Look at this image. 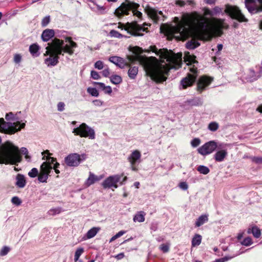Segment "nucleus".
<instances>
[{"label": "nucleus", "mask_w": 262, "mask_h": 262, "mask_svg": "<svg viewBox=\"0 0 262 262\" xmlns=\"http://www.w3.org/2000/svg\"><path fill=\"white\" fill-rule=\"evenodd\" d=\"M175 20L176 24L169 28V33L182 40L187 39L192 31H195L199 39L208 40L213 33L221 36L223 34L222 30L228 28L224 19L216 18L211 19L210 26L209 20L197 12L183 14L180 21L178 17H175Z\"/></svg>", "instance_id": "f257e3e1"}, {"label": "nucleus", "mask_w": 262, "mask_h": 262, "mask_svg": "<svg viewBox=\"0 0 262 262\" xmlns=\"http://www.w3.org/2000/svg\"><path fill=\"white\" fill-rule=\"evenodd\" d=\"M150 51L155 53L160 58H166L167 64H162L158 62L156 58H152V60L147 59L146 60L144 69L146 74L150 77L151 79L156 82H162L166 81L169 70L172 69H178L181 67L182 63V53L174 54L169 57L161 50H158L156 46H150Z\"/></svg>", "instance_id": "f03ea898"}, {"label": "nucleus", "mask_w": 262, "mask_h": 262, "mask_svg": "<svg viewBox=\"0 0 262 262\" xmlns=\"http://www.w3.org/2000/svg\"><path fill=\"white\" fill-rule=\"evenodd\" d=\"M64 41L66 43L64 40L55 38L48 43L44 54L45 56L49 55L44 61L48 67L56 66L59 62L60 55L63 56L64 53L70 55L74 54V49L78 47L77 43L72 40L71 37H65Z\"/></svg>", "instance_id": "7ed1b4c3"}, {"label": "nucleus", "mask_w": 262, "mask_h": 262, "mask_svg": "<svg viewBox=\"0 0 262 262\" xmlns=\"http://www.w3.org/2000/svg\"><path fill=\"white\" fill-rule=\"evenodd\" d=\"M0 137V164L16 165L22 160L19 148L12 142L7 141L2 144Z\"/></svg>", "instance_id": "20e7f679"}, {"label": "nucleus", "mask_w": 262, "mask_h": 262, "mask_svg": "<svg viewBox=\"0 0 262 262\" xmlns=\"http://www.w3.org/2000/svg\"><path fill=\"white\" fill-rule=\"evenodd\" d=\"M5 118L7 121H13L14 122H7L4 118H0V132L12 135L25 128V123H21L18 118L12 112L6 114Z\"/></svg>", "instance_id": "39448f33"}, {"label": "nucleus", "mask_w": 262, "mask_h": 262, "mask_svg": "<svg viewBox=\"0 0 262 262\" xmlns=\"http://www.w3.org/2000/svg\"><path fill=\"white\" fill-rule=\"evenodd\" d=\"M195 58V56L190 55L188 53L185 54L184 60L187 63L190 73H188L187 76L181 81L180 85L183 89L192 85L195 81L198 70L194 65L192 66V63L196 62Z\"/></svg>", "instance_id": "423d86ee"}, {"label": "nucleus", "mask_w": 262, "mask_h": 262, "mask_svg": "<svg viewBox=\"0 0 262 262\" xmlns=\"http://www.w3.org/2000/svg\"><path fill=\"white\" fill-rule=\"evenodd\" d=\"M148 24L144 23L143 26L139 25L136 21L127 23L125 24L119 23L117 28L125 30L130 35L134 36H141L143 35V32H147L148 28L145 26Z\"/></svg>", "instance_id": "0eeeda50"}, {"label": "nucleus", "mask_w": 262, "mask_h": 262, "mask_svg": "<svg viewBox=\"0 0 262 262\" xmlns=\"http://www.w3.org/2000/svg\"><path fill=\"white\" fill-rule=\"evenodd\" d=\"M139 7V5L135 2L126 1L116 9L115 14L117 16L120 17L124 15L129 14V12L132 11L134 15L140 18L142 14L141 12L137 11Z\"/></svg>", "instance_id": "6e6552de"}, {"label": "nucleus", "mask_w": 262, "mask_h": 262, "mask_svg": "<svg viewBox=\"0 0 262 262\" xmlns=\"http://www.w3.org/2000/svg\"><path fill=\"white\" fill-rule=\"evenodd\" d=\"M72 132L75 135L79 136L81 137L89 138L90 139L95 138L94 130L84 123L74 128Z\"/></svg>", "instance_id": "1a4fd4ad"}, {"label": "nucleus", "mask_w": 262, "mask_h": 262, "mask_svg": "<svg viewBox=\"0 0 262 262\" xmlns=\"http://www.w3.org/2000/svg\"><path fill=\"white\" fill-rule=\"evenodd\" d=\"M224 148V144H217L215 141H210L198 149V152L202 156H206L212 153L216 149H221Z\"/></svg>", "instance_id": "9d476101"}, {"label": "nucleus", "mask_w": 262, "mask_h": 262, "mask_svg": "<svg viewBox=\"0 0 262 262\" xmlns=\"http://www.w3.org/2000/svg\"><path fill=\"white\" fill-rule=\"evenodd\" d=\"M225 12L228 14L232 19H236L239 22H247L248 19L245 17L236 6L226 5Z\"/></svg>", "instance_id": "9b49d317"}, {"label": "nucleus", "mask_w": 262, "mask_h": 262, "mask_svg": "<svg viewBox=\"0 0 262 262\" xmlns=\"http://www.w3.org/2000/svg\"><path fill=\"white\" fill-rule=\"evenodd\" d=\"M86 158V156L85 154H71L64 158V162L69 167H76Z\"/></svg>", "instance_id": "f8f14e48"}, {"label": "nucleus", "mask_w": 262, "mask_h": 262, "mask_svg": "<svg viewBox=\"0 0 262 262\" xmlns=\"http://www.w3.org/2000/svg\"><path fill=\"white\" fill-rule=\"evenodd\" d=\"M123 176L122 175H114L108 177L102 183V185L104 188H110L114 187L117 188L118 187L117 183L120 182L121 185H122L124 182L126 180L127 177H124L122 181L120 182V179Z\"/></svg>", "instance_id": "ddd939ff"}, {"label": "nucleus", "mask_w": 262, "mask_h": 262, "mask_svg": "<svg viewBox=\"0 0 262 262\" xmlns=\"http://www.w3.org/2000/svg\"><path fill=\"white\" fill-rule=\"evenodd\" d=\"M213 78L206 75L202 76L199 78L197 82V91L201 93L205 91L213 81Z\"/></svg>", "instance_id": "4468645a"}, {"label": "nucleus", "mask_w": 262, "mask_h": 262, "mask_svg": "<svg viewBox=\"0 0 262 262\" xmlns=\"http://www.w3.org/2000/svg\"><path fill=\"white\" fill-rule=\"evenodd\" d=\"M246 8L251 14H255L262 11V7L257 3L256 0H245Z\"/></svg>", "instance_id": "2eb2a0df"}, {"label": "nucleus", "mask_w": 262, "mask_h": 262, "mask_svg": "<svg viewBox=\"0 0 262 262\" xmlns=\"http://www.w3.org/2000/svg\"><path fill=\"white\" fill-rule=\"evenodd\" d=\"M51 170V167L49 166L47 163H43L40 166V172L38 177V180L40 182H47L49 174Z\"/></svg>", "instance_id": "dca6fc26"}, {"label": "nucleus", "mask_w": 262, "mask_h": 262, "mask_svg": "<svg viewBox=\"0 0 262 262\" xmlns=\"http://www.w3.org/2000/svg\"><path fill=\"white\" fill-rule=\"evenodd\" d=\"M261 75L262 68L260 67L257 72H255L253 69H250L248 73L245 77V79L247 81L253 82L259 78L261 76Z\"/></svg>", "instance_id": "f3484780"}, {"label": "nucleus", "mask_w": 262, "mask_h": 262, "mask_svg": "<svg viewBox=\"0 0 262 262\" xmlns=\"http://www.w3.org/2000/svg\"><path fill=\"white\" fill-rule=\"evenodd\" d=\"M108 60L121 69H123L125 67H130V64L126 62L124 58L119 56H111Z\"/></svg>", "instance_id": "a211bd4d"}, {"label": "nucleus", "mask_w": 262, "mask_h": 262, "mask_svg": "<svg viewBox=\"0 0 262 262\" xmlns=\"http://www.w3.org/2000/svg\"><path fill=\"white\" fill-rule=\"evenodd\" d=\"M141 154L138 150H135L132 152L127 158V161L130 165L139 164L141 162Z\"/></svg>", "instance_id": "6ab92c4d"}, {"label": "nucleus", "mask_w": 262, "mask_h": 262, "mask_svg": "<svg viewBox=\"0 0 262 262\" xmlns=\"http://www.w3.org/2000/svg\"><path fill=\"white\" fill-rule=\"evenodd\" d=\"M226 145V144H224V148L221 149H218V150L214 155L213 158L216 162H221L224 161L228 156L227 149H225Z\"/></svg>", "instance_id": "aec40b11"}, {"label": "nucleus", "mask_w": 262, "mask_h": 262, "mask_svg": "<svg viewBox=\"0 0 262 262\" xmlns=\"http://www.w3.org/2000/svg\"><path fill=\"white\" fill-rule=\"evenodd\" d=\"M147 14L155 21L157 22L159 19V15H163V13L161 11H158L156 9L148 7L146 9Z\"/></svg>", "instance_id": "412c9836"}, {"label": "nucleus", "mask_w": 262, "mask_h": 262, "mask_svg": "<svg viewBox=\"0 0 262 262\" xmlns=\"http://www.w3.org/2000/svg\"><path fill=\"white\" fill-rule=\"evenodd\" d=\"M26 185V180L25 176L18 173L16 176L15 186L19 188H23L25 187Z\"/></svg>", "instance_id": "4be33fe9"}, {"label": "nucleus", "mask_w": 262, "mask_h": 262, "mask_svg": "<svg viewBox=\"0 0 262 262\" xmlns=\"http://www.w3.org/2000/svg\"><path fill=\"white\" fill-rule=\"evenodd\" d=\"M102 179V176H97L93 173L92 172H89V177L86 180V185L90 186L96 182L99 181Z\"/></svg>", "instance_id": "5701e85b"}, {"label": "nucleus", "mask_w": 262, "mask_h": 262, "mask_svg": "<svg viewBox=\"0 0 262 262\" xmlns=\"http://www.w3.org/2000/svg\"><path fill=\"white\" fill-rule=\"evenodd\" d=\"M55 34L54 31L52 29H47L44 30L41 34V38L44 41H49Z\"/></svg>", "instance_id": "b1692460"}, {"label": "nucleus", "mask_w": 262, "mask_h": 262, "mask_svg": "<svg viewBox=\"0 0 262 262\" xmlns=\"http://www.w3.org/2000/svg\"><path fill=\"white\" fill-rule=\"evenodd\" d=\"M100 229L99 227H93L83 236L82 239L85 241L93 238L96 235Z\"/></svg>", "instance_id": "393cba45"}, {"label": "nucleus", "mask_w": 262, "mask_h": 262, "mask_svg": "<svg viewBox=\"0 0 262 262\" xmlns=\"http://www.w3.org/2000/svg\"><path fill=\"white\" fill-rule=\"evenodd\" d=\"M208 221V215L207 214H202L200 216L198 219L196 220L195 226L196 227H200L203 225L206 222Z\"/></svg>", "instance_id": "a878e982"}, {"label": "nucleus", "mask_w": 262, "mask_h": 262, "mask_svg": "<svg viewBox=\"0 0 262 262\" xmlns=\"http://www.w3.org/2000/svg\"><path fill=\"white\" fill-rule=\"evenodd\" d=\"M200 45V43L195 38H192L186 43V47L188 49L191 50L196 48Z\"/></svg>", "instance_id": "bb28decb"}, {"label": "nucleus", "mask_w": 262, "mask_h": 262, "mask_svg": "<svg viewBox=\"0 0 262 262\" xmlns=\"http://www.w3.org/2000/svg\"><path fill=\"white\" fill-rule=\"evenodd\" d=\"M39 50V46L36 43L31 45L29 47V51L31 55L34 57H37L39 55L38 52Z\"/></svg>", "instance_id": "cd10ccee"}, {"label": "nucleus", "mask_w": 262, "mask_h": 262, "mask_svg": "<svg viewBox=\"0 0 262 262\" xmlns=\"http://www.w3.org/2000/svg\"><path fill=\"white\" fill-rule=\"evenodd\" d=\"M145 213L144 211H139L134 217V222H138L140 223L143 222L145 221Z\"/></svg>", "instance_id": "c85d7f7f"}, {"label": "nucleus", "mask_w": 262, "mask_h": 262, "mask_svg": "<svg viewBox=\"0 0 262 262\" xmlns=\"http://www.w3.org/2000/svg\"><path fill=\"white\" fill-rule=\"evenodd\" d=\"M202 241V236L198 234H195L193 237L191 241L192 247H196L200 245Z\"/></svg>", "instance_id": "c756f323"}, {"label": "nucleus", "mask_w": 262, "mask_h": 262, "mask_svg": "<svg viewBox=\"0 0 262 262\" xmlns=\"http://www.w3.org/2000/svg\"><path fill=\"white\" fill-rule=\"evenodd\" d=\"M138 72V68L137 67H130L128 71V75L130 79H134Z\"/></svg>", "instance_id": "7c9ffc66"}, {"label": "nucleus", "mask_w": 262, "mask_h": 262, "mask_svg": "<svg viewBox=\"0 0 262 262\" xmlns=\"http://www.w3.org/2000/svg\"><path fill=\"white\" fill-rule=\"evenodd\" d=\"M111 81L115 84H118L120 83L122 81V78L121 76L117 75H113L110 77Z\"/></svg>", "instance_id": "2f4dec72"}, {"label": "nucleus", "mask_w": 262, "mask_h": 262, "mask_svg": "<svg viewBox=\"0 0 262 262\" xmlns=\"http://www.w3.org/2000/svg\"><path fill=\"white\" fill-rule=\"evenodd\" d=\"M197 170L201 174H207L210 172L209 168L204 165H200L197 168Z\"/></svg>", "instance_id": "473e14b6"}, {"label": "nucleus", "mask_w": 262, "mask_h": 262, "mask_svg": "<svg viewBox=\"0 0 262 262\" xmlns=\"http://www.w3.org/2000/svg\"><path fill=\"white\" fill-rule=\"evenodd\" d=\"M219 127V124L216 122H211L208 126V129L212 132H215L218 129Z\"/></svg>", "instance_id": "72a5a7b5"}, {"label": "nucleus", "mask_w": 262, "mask_h": 262, "mask_svg": "<svg viewBox=\"0 0 262 262\" xmlns=\"http://www.w3.org/2000/svg\"><path fill=\"white\" fill-rule=\"evenodd\" d=\"M109 34L111 37L117 38H121L124 37V35L115 30H112L110 32Z\"/></svg>", "instance_id": "f704fd0d"}, {"label": "nucleus", "mask_w": 262, "mask_h": 262, "mask_svg": "<svg viewBox=\"0 0 262 262\" xmlns=\"http://www.w3.org/2000/svg\"><path fill=\"white\" fill-rule=\"evenodd\" d=\"M61 211L62 209L61 207H57L50 209L48 211V213L51 215H55L59 214Z\"/></svg>", "instance_id": "c9c22d12"}, {"label": "nucleus", "mask_w": 262, "mask_h": 262, "mask_svg": "<svg viewBox=\"0 0 262 262\" xmlns=\"http://www.w3.org/2000/svg\"><path fill=\"white\" fill-rule=\"evenodd\" d=\"M251 232L255 238H258L261 235L260 230L255 226L252 228Z\"/></svg>", "instance_id": "e433bc0d"}, {"label": "nucleus", "mask_w": 262, "mask_h": 262, "mask_svg": "<svg viewBox=\"0 0 262 262\" xmlns=\"http://www.w3.org/2000/svg\"><path fill=\"white\" fill-rule=\"evenodd\" d=\"M45 160L46 161L44 162L43 163H47L48 164L49 166L51 167L52 170L53 169L52 164H54V163L56 161V159L53 157H51V156H47Z\"/></svg>", "instance_id": "4c0bfd02"}, {"label": "nucleus", "mask_w": 262, "mask_h": 262, "mask_svg": "<svg viewBox=\"0 0 262 262\" xmlns=\"http://www.w3.org/2000/svg\"><path fill=\"white\" fill-rule=\"evenodd\" d=\"M83 252L84 249L83 248H79L76 250L74 255V260L75 261H77L78 260L80 256L83 253Z\"/></svg>", "instance_id": "58836bf2"}, {"label": "nucleus", "mask_w": 262, "mask_h": 262, "mask_svg": "<svg viewBox=\"0 0 262 262\" xmlns=\"http://www.w3.org/2000/svg\"><path fill=\"white\" fill-rule=\"evenodd\" d=\"M87 92L92 96L98 97L99 95L98 90L94 88H88Z\"/></svg>", "instance_id": "ea45409f"}, {"label": "nucleus", "mask_w": 262, "mask_h": 262, "mask_svg": "<svg viewBox=\"0 0 262 262\" xmlns=\"http://www.w3.org/2000/svg\"><path fill=\"white\" fill-rule=\"evenodd\" d=\"M253 243L251 237H247L244 239V240L241 242L242 245L249 246L251 245Z\"/></svg>", "instance_id": "a19ab883"}, {"label": "nucleus", "mask_w": 262, "mask_h": 262, "mask_svg": "<svg viewBox=\"0 0 262 262\" xmlns=\"http://www.w3.org/2000/svg\"><path fill=\"white\" fill-rule=\"evenodd\" d=\"M38 174V171L37 168H33L29 172L28 176L31 178H35Z\"/></svg>", "instance_id": "79ce46f5"}, {"label": "nucleus", "mask_w": 262, "mask_h": 262, "mask_svg": "<svg viewBox=\"0 0 262 262\" xmlns=\"http://www.w3.org/2000/svg\"><path fill=\"white\" fill-rule=\"evenodd\" d=\"M10 248L8 246H4L2 248L1 250L0 251V255L1 256H5L6 255L8 252L10 251Z\"/></svg>", "instance_id": "37998d69"}, {"label": "nucleus", "mask_w": 262, "mask_h": 262, "mask_svg": "<svg viewBox=\"0 0 262 262\" xmlns=\"http://www.w3.org/2000/svg\"><path fill=\"white\" fill-rule=\"evenodd\" d=\"M11 202L13 204L19 206L21 203V201L18 196H13L11 199Z\"/></svg>", "instance_id": "c03bdc74"}, {"label": "nucleus", "mask_w": 262, "mask_h": 262, "mask_svg": "<svg viewBox=\"0 0 262 262\" xmlns=\"http://www.w3.org/2000/svg\"><path fill=\"white\" fill-rule=\"evenodd\" d=\"M50 21V16H47L45 17L41 21V26L42 27H46Z\"/></svg>", "instance_id": "a18cd8bd"}, {"label": "nucleus", "mask_w": 262, "mask_h": 262, "mask_svg": "<svg viewBox=\"0 0 262 262\" xmlns=\"http://www.w3.org/2000/svg\"><path fill=\"white\" fill-rule=\"evenodd\" d=\"M203 10L204 11V16H213V12L212 11V10H210L209 8H204L203 9Z\"/></svg>", "instance_id": "49530a36"}, {"label": "nucleus", "mask_w": 262, "mask_h": 262, "mask_svg": "<svg viewBox=\"0 0 262 262\" xmlns=\"http://www.w3.org/2000/svg\"><path fill=\"white\" fill-rule=\"evenodd\" d=\"M103 62L101 60H98L95 63L94 67L98 70H102L103 68Z\"/></svg>", "instance_id": "de8ad7c7"}, {"label": "nucleus", "mask_w": 262, "mask_h": 262, "mask_svg": "<svg viewBox=\"0 0 262 262\" xmlns=\"http://www.w3.org/2000/svg\"><path fill=\"white\" fill-rule=\"evenodd\" d=\"M201 140L199 138H194L191 141V145L192 147H195L200 145Z\"/></svg>", "instance_id": "09e8293b"}, {"label": "nucleus", "mask_w": 262, "mask_h": 262, "mask_svg": "<svg viewBox=\"0 0 262 262\" xmlns=\"http://www.w3.org/2000/svg\"><path fill=\"white\" fill-rule=\"evenodd\" d=\"M160 249L164 253L167 252L169 250V244H162Z\"/></svg>", "instance_id": "8fccbe9b"}, {"label": "nucleus", "mask_w": 262, "mask_h": 262, "mask_svg": "<svg viewBox=\"0 0 262 262\" xmlns=\"http://www.w3.org/2000/svg\"><path fill=\"white\" fill-rule=\"evenodd\" d=\"M91 77L95 80H98L100 79V76L98 73L95 71H92L91 72Z\"/></svg>", "instance_id": "3c124183"}, {"label": "nucleus", "mask_w": 262, "mask_h": 262, "mask_svg": "<svg viewBox=\"0 0 262 262\" xmlns=\"http://www.w3.org/2000/svg\"><path fill=\"white\" fill-rule=\"evenodd\" d=\"M21 56L19 54H16L14 56V61L16 63H19L21 60Z\"/></svg>", "instance_id": "603ef678"}, {"label": "nucleus", "mask_w": 262, "mask_h": 262, "mask_svg": "<svg viewBox=\"0 0 262 262\" xmlns=\"http://www.w3.org/2000/svg\"><path fill=\"white\" fill-rule=\"evenodd\" d=\"M92 102L93 104L96 106H101L104 104V102L100 99L94 100Z\"/></svg>", "instance_id": "864d4df0"}, {"label": "nucleus", "mask_w": 262, "mask_h": 262, "mask_svg": "<svg viewBox=\"0 0 262 262\" xmlns=\"http://www.w3.org/2000/svg\"><path fill=\"white\" fill-rule=\"evenodd\" d=\"M252 160L256 164H261L262 157H253L252 158Z\"/></svg>", "instance_id": "5fc2aeb1"}, {"label": "nucleus", "mask_w": 262, "mask_h": 262, "mask_svg": "<svg viewBox=\"0 0 262 262\" xmlns=\"http://www.w3.org/2000/svg\"><path fill=\"white\" fill-rule=\"evenodd\" d=\"M179 186L181 189L183 190H186L188 188V185L185 182H181L179 184Z\"/></svg>", "instance_id": "6e6d98bb"}, {"label": "nucleus", "mask_w": 262, "mask_h": 262, "mask_svg": "<svg viewBox=\"0 0 262 262\" xmlns=\"http://www.w3.org/2000/svg\"><path fill=\"white\" fill-rule=\"evenodd\" d=\"M65 104L62 102H59L57 104V110L59 112H62L64 110Z\"/></svg>", "instance_id": "4d7b16f0"}, {"label": "nucleus", "mask_w": 262, "mask_h": 262, "mask_svg": "<svg viewBox=\"0 0 262 262\" xmlns=\"http://www.w3.org/2000/svg\"><path fill=\"white\" fill-rule=\"evenodd\" d=\"M212 11L213 12V16H214L215 15H216L217 14L221 13L222 11V9L221 8H220L219 7L216 6L213 9Z\"/></svg>", "instance_id": "13d9d810"}, {"label": "nucleus", "mask_w": 262, "mask_h": 262, "mask_svg": "<svg viewBox=\"0 0 262 262\" xmlns=\"http://www.w3.org/2000/svg\"><path fill=\"white\" fill-rule=\"evenodd\" d=\"M102 75L104 77H107L110 75V74L109 68H106L105 69H104L102 71Z\"/></svg>", "instance_id": "bf43d9fd"}, {"label": "nucleus", "mask_w": 262, "mask_h": 262, "mask_svg": "<svg viewBox=\"0 0 262 262\" xmlns=\"http://www.w3.org/2000/svg\"><path fill=\"white\" fill-rule=\"evenodd\" d=\"M41 154L43 156V160H45L47 156H51L52 155V154L50 153L48 150L42 151Z\"/></svg>", "instance_id": "052dcab7"}, {"label": "nucleus", "mask_w": 262, "mask_h": 262, "mask_svg": "<svg viewBox=\"0 0 262 262\" xmlns=\"http://www.w3.org/2000/svg\"><path fill=\"white\" fill-rule=\"evenodd\" d=\"M175 4L180 7H184L186 4V2L183 0H176Z\"/></svg>", "instance_id": "680f3d73"}, {"label": "nucleus", "mask_w": 262, "mask_h": 262, "mask_svg": "<svg viewBox=\"0 0 262 262\" xmlns=\"http://www.w3.org/2000/svg\"><path fill=\"white\" fill-rule=\"evenodd\" d=\"M19 152L20 155H21V154L26 155L28 154V149L26 147H21L20 149H19ZM21 157V156H20Z\"/></svg>", "instance_id": "e2e57ef3"}, {"label": "nucleus", "mask_w": 262, "mask_h": 262, "mask_svg": "<svg viewBox=\"0 0 262 262\" xmlns=\"http://www.w3.org/2000/svg\"><path fill=\"white\" fill-rule=\"evenodd\" d=\"M150 229L154 231H156L158 229V223L156 222L152 223L150 225Z\"/></svg>", "instance_id": "0e129e2a"}, {"label": "nucleus", "mask_w": 262, "mask_h": 262, "mask_svg": "<svg viewBox=\"0 0 262 262\" xmlns=\"http://www.w3.org/2000/svg\"><path fill=\"white\" fill-rule=\"evenodd\" d=\"M104 92L106 94H110L112 93V89L110 86H106L103 90Z\"/></svg>", "instance_id": "69168bd1"}, {"label": "nucleus", "mask_w": 262, "mask_h": 262, "mask_svg": "<svg viewBox=\"0 0 262 262\" xmlns=\"http://www.w3.org/2000/svg\"><path fill=\"white\" fill-rule=\"evenodd\" d=\"M126 233L125 231L121 230L118 232L116 234H115V236L117 237V238L121 237L124 234Z\"/></svg>", "instance_id": "338daca9"}, {"label": "nucleus", "mask_w": 262, "mask_h": 262, "mask_svg": "<svg viewBox=\"0 0 262 262\" xmlns=\"http://www.w3.org/2000/svg\"><path fill=\"white\" fill-rule=\"evenodd\" d=\"M124 257V254L123 253H120L115 256V257L118 260L123 258Z\"/></svg>", "instance_id": "774afa93"}]
</instances>
